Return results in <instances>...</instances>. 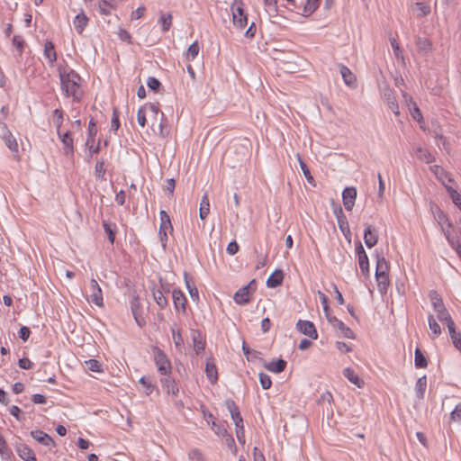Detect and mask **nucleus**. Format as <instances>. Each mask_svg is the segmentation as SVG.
I'll return each instance as SVG.
<instances>
[{"label":"nucleus","instance_id":"obj_15","mask_svg":"<svg viewBox=\"0 0 461 461\" xmlns=\"http://www.w3.org/2000/svg\"><path fill=\"white\" fill-rule=\"evenodd\" d=\"M364 241L366 247L369 249L376 245L378 241V234L376 230L369 224H366L364 231Z\"/></svg>","mask_w":461,"mask_h":461},{"label":"nucleus","instance_id":"obj_2","mask_svg":"<svg viewBox=\"0 0 461 461\" xmlns=\"http://www.w3.org/2000/svg\"><path fill=\"white\" fill-rule=\"evenodd\" d=\"M243 5L242 0H235L231 5L233 25L240 30H243L248 24V16Z\"/></svg>","mask_w":461,"mask_h":461},{"label":"nucleus","instance_id":"obj_55","mask_svg":"<svg viewBox=\"0 0 461 461\" xmlns=\"http://www.w3.org/2000/svg\"><path fill=\"white\" fill-rule=\"evenodd\" d=\"M13 45L16 48L20 55H22L24 47V41L21 36L15 35L13 38Z\"/></svg>","mask_w":461,"mask_h":461},{"label":"nucleus","instance_id":"obj_60","mask_svg":"<svg viewBox=\"0 0 461 461\" xmlns=\"http://www.w3.org/2000/svg\"><path fill=\"white\" fill-rule=\"evenodd\" d=\"M451 420L456 422H461V404L456 406L455 410L450 414Z\"/></svg>","mask_w":461,"mask_h":461},{"label":"nucleus","instance_id":"obj_33","mask_svg":"<svg viewBox=\"0 0 461 461\" xmlns=\"http://www.w3.org/2000/svg\"><path fill=\"white\" fill-rule=\"evenodd\" d=\"M0 455L3 460L10 461L13 456L12 450L9 448L7 442L0 436Z\"/></svg>","mask_w":461,"mask_h":461},{"label":"nucleus","instance_id":"obj_13","mask_svg":"<svg viewBox=\"0 0 461 461\" xmlns=\"http://www.w3.org/2000/svg\"><path fill=\"white\" fill-rule=\"evenodd\" d=\"M411 154L426 164L432 163L435 160V157L427 149L420 145L412 147Z\"/></svg>","mask_w":461,"mask_h":461},{"label":"nucleus","instance_id":"obj_37","mask_svg":"<svg viewBox=\"0 0 461 461\" xmlns=\"http://www.w3.org/2000/svg\"><path fill=\"white\" fill-rule=\"evenodd\" d=\"M427 387L426 375L420 377L416 382V395L419 399H423Z\"/></svg>","mask_w":461,"mask_h":461},{"label":"nucleus","instance_id":"obj_35","mask_svg":"<svg viewBox=\"0 0 461 461\" xmlns=\"http://www.w3.org/2000/svg\"><path fill=\"white\" fill-rule=\"evenodd\" d=\"M389 264L384 257L377 255L375 274H388Z\"/></svg>","mask_w":461,"mask_h":461},{"label":"nucleus","instance_id":"obj_38","mask_svg":"<svg viewBox=\"0 0 461 461\" xmlns=\"http://www.w3.org/2000/svg\"><path fill=\"white\" fill-rule=\"evenodd\" d=\"M414 363L416 367L418 368H425L428 366V361L426 357L423 355L420 348L415 349V359Z\"/></svg>","mask_w":461,"mask_h":461},{"label":"nucleus","instance_id":"obj_25","mask_svg":"<svg viewBox=\"0 0 461 461\" xmlns=\"http://www.w3.org/2000/svg\"><path fill=\"white\" fill-rule=\"evenodd\" d=\"M161 383L168 393H172L174 396L178 393V387L169 374L161 378Z\"/></svg>","mask_w":461,"mask_h":461},{"label":"nucleus","instance_id":"obj_54","mask_svg":"<svg viewBox=\"0 0 461 461\" xmlns=\"http://www.w3.org/2000/svg\"><path fill=\"white\" fill-rule=\"evenodd\" d=\"M97 130L95 123L93 120L90 121L88 125V139L86 140V145H88L90 142L94 141V138L96 135Z\"/></svg>","mask_w":461,"mask_h":461},{"label":"nucleus","instance_id":"obj_30","mask_svg":"<svg viewBox=\"0 0 461 461\" xmlns=\"http://www.w3.org/2000/svg\"><path fill=\"white\" fill-rule=\"evenodd\" d=\"M205 373L208 380L212 384H215L218 380L217 367L214 363L207 361L205 365Z\"/></svg>","mask_w":461,"mask_h":461},{"label":"nucleus","instance_id":"obj_59","mask_svg":"<svg viewBox=\"0 0 461 461\" xmlns=\"http://www.w3.org/2000/svg\"><path fill=\"white\" fill-rule=\"evenodd\" d=\"M147 85L153 91H158L161 86V83L155 77H149Z\"/></svg>","mask_w":461,"mask_h":461},{"label":"nucleus","instance_id":"obj_34","mask_svg":"<svg viewBox=\"0 0 461 461\" xmlns=\"http://www.w3.org/2000/svg\"><path fill=\"white\" fill-rule=\"evenodd\" d=\"M319 1L320 0H307L303 6L302 14L305 17H308L311 14H312L319 7Z\"/></svg>","mask_w":461,"mask_h":461},{"label":"nucleus","instance_id":"obj_50","mask_svg":"<svg viewBox=\"0 0 461 461\" xmlns=\"http://www.w3.org/2000/svg\"><path fill=\"white\" fill-rule=\"evenodd\" d=\"M259 383L263 389H269L272 385L271 378L268 375L260 373L259 374Z\"/></svg>","mask_w":461,"mask_h":461},{"label":"nucleus","instance_id":"obj_64","mask_svg":"<svg viewBox=\"0 0 461 461\" xmlns=\"http://www.w3.org/2000/svg\"><path fill=\"white\" fill-rule=\"evenodd\" d=\"M451 340L454 347L461 352V333H457L456 336H451Z\"/></svg>","mask_w":461,"mask_h":461},{"label":"nucleus","instance_id":"obj_14","mask_svg":"<svg viewBox=\"0 0 461 461\" xmlns=\"http://www.w3.org/2000/svg\"><path fill=\"white\" fill-rule=\"evenodd\" d=\"M15 451L18 456L24 461H36V456L33 450L23 443H17L15 445Z\"/></svg>","mask_w":461,"mask_h":461},{"label":"nucleus","instance_id":"obj_41","mask_svg":"<svg viewBox=\"0 0 461 461\" xmlns=\"http://www.w3.org/2000/svg\"><path fill=\"white\" fill-rule=\"evenodd\" d=\"M198 53H199V45H198L197 41H194L188 47V49L186 50V53H185L186 60L190 61V60L194 59L197 57Z\"/></svg>","mask_w":461,"mask_h":461},{"label":"nucleus","instance_id":"obj_32","mask_svg":"<svg viewBox=\"0 0 461 461\" xmlns=\"http://www.w3.org/2000/svg\"><path fill=\"white\" fill-rule=\"evenodd\" d=\"M210 212V202L207 194H205L200 203L199 217L204 220Z\"/></svg>","mask_w":461,"mask_h":461},{"label":"nucleus","instance_id":"obj_21","mask_svg":"<svg viewBox=\"0 0 461 461\" xmlns=\"http://www.w3.org/2000/svg\"><path fill=\"white\" fill-rule=\"evenodd\" d=\"M287 366V363L285 360L279 358L276 361H271L269 363H265L264 367L268 370L269 372L279 374L283 372Z\"/></svg>","mask_w":461,"mask_h":461},{"label":"nucleus","instance_id":"obj_20","mask_svg":"<svg viewBox=\"0 0 461 461\" xmlns=\"http://www.w3.org/2000/svg\"><path fill=\"white\" fill-rule=\"evenodd\" d=\"M59 139L64 146L65 155L66 156L72 155L74 152V148H73V138L71 136V133L69 131H67L64 134H61L59 132Z\"/></svg>","mask_w":461,"mask_h":461},{"label":"nucleus","instance_id":"obj_47","mask_svg":"<svg viewBox=\"0 0 461 461\" xmlns=\"http://www.w3.org/2000/svg\"><path fill=\"white\" fill-rule=\"evenodd\" d=\"M53 113H54V123L57 128L58 134H59L60 127L63 122V112L61 109H55Z\"/></svg>","mask_w":461,"mask_h":461},{"label":"nucleus","instance_id":"obj_39","mask_svg":"<svg viewBox=\"0 0 461 461\" xmlns=\"http://www.w3.org/2000/svg\"><path fill=\"white\" fill-rule=\"evenodd\" d=\"M444 234L446 236L447 240L448 241L451 248L456 252L458 257L461 259V244L459 241L455 240L451 236L448 230H445L444 228H442Z\"/></svg>","mask_w":461,"mask_h":461},{"label":"nucleus","instance_id":"obj_5","mask_svg":"<svg viewBox=\"0 0 461 461\" xmlns=\"http://www.w3.org/2000/svg\"><path fill=\"white\" fill-rule=\"evenodd\" d=\"M160 216V226H159V239L163 248H166L167 241V230H173V227L170 221L169 215L164 211L161 210L159 212Z\"/></svg>","mask_w":461,"mask_h":461},{"label":"nucleus","instance_id":"obj_9","mask_svg":"<svg viewBox=\"0 0 461 461\" xmlns=\"http://www.w3.org/2000/svg\"><path fill=\"white\" fill-rule=\"evenodd\" d=\"M296 328L301 333L310 337L312 339H316L318 338V333L315 329V326L310 321L299 320L298 322L296 323Z\"/></svg>","mask_w":461,"mask_h":461},{"label":"nucleus","instance_id":"obj_19","mask_svg":"<svg viewBox=\"0 0 461 461\" xmlns=\"http://www.w3.org/2000/svg\"><path fill=\"white\" fill-rule=\"evenodd\" d=\"M31 436L33 439H35L37 442L43 446H50L53 445V439L50 436H49L47 433L43 432L42 430H32L31 431Z\"/></svg>","mask_w":461,"mask_h":461},{"label":"nucleus","instance_id":"obj_31","mask_svg":"<svg viewBox=\"0 0 461 461\" xmlns=\"http://www.w3.org/2000/svg\"><path fill=\"white\" fill-rule=\"evenodd\" d=\"M378 289L381 294H385L389 285L388 274H375Z\"/></svg>","mask_w":461,"mask_h":461},{"label":"nucleus","instance_id":"obj_24","mask_svg":"<svg viewBox=\"0 0 461 461\" xmlns=\"http://www.w3.org/2000/svg\"><path fill=\"white\" fill-rule=\"evenodd\" d=\"M284 273L282 270L277 269L267 278V285L270 288H276L283 283Z\"/></svg>","mask_w":461,"mask_h":461},{"label":"nucleus","instance_id":"obj_58","mask_svg":"<svg viewBox=\"0 0 461 461\" xmlns=\"http://www.w3.org/2000/svg\"><path fill=\"white\" fill-rule=\"evenodd\" d=\"M120 127L119 114L118 110L116 108L113 111V118L111 122V129L113 131H117Z\"/></svg>","mask_w":461,"mask_h":461},{"label":"nucleus","instance_id":"obj_10","mask_svg":"<svg viewBox=\"0 0 461 461\" xmlns=\"http://www.w3.org/2000/svg\"><path fill=\"white\" fill-rule=\"evenodd\" d=\"M357 198V189L355 187H346L342 192L343 205L347 211H351L355 205Z\"/></svg>","mask_w":461,"mask_h":461},{"label":"nucleus","instance_id":"obj_51","mask_svg":"<svg viewBox=\"0 0 461 461\" xmlns=\"http://www.w3.org/2000/svg\"><path fill=\"white\" fill-rule=\"evenodd\" d=\"M447 191L450 194V197L453 201V203L459 208L461 211V194L457 193L456 190H454L451 187H447Z\"/></svg>","mask_w":461,"mask_h":461},{"label":"nucleus","instance_id":"obj_63","mask_svg":"<svg viewBox=\"0 0 461 461\" xmlns=\"http://www.w3.org/2000/svg\"><path fill=\"white\" fill-rule=\"evenodd\" d=\"M189 458L193 461H203V457L198 449H193L190 451Z\"/></svg>","mask_w":461,"mask_h":461},{"label":"nucleus","instance_id":"obj_12","mask_svg":"<svg viewBox=\"0 0 461 461\" xmlns=\"http://www.w3.org/2000/svg\"><path fill=\"white\" fill-rule=\"evenodd\" d=\"M140 303L139 302V296L137 294L132 295V299L131 301V313L134 317L136 323L142 327L145 324V320L141 317L140 314Z\"/></svg>","mask_w":461,"mask_h":461},{"label":"nucleus","instance_id":"obj_28","mask_svg":"<svg viewBox=\"0 0 461 461\" xmlns=\"http://www.w3.org/2000/svg\"><path fill=\"white\" fill-rule=\"evenodd\" d=\"M418 50L422 54H427L432 50V42L425 37H418L416 39Z\"/></svg>","mask_w":461,"mask_h":461},{"label":"nucleus","instance_id":"obj_22","mask_svg":"<svg viewBox=\"0 0 461 461\" xmlns=\"http://www.w3.org/2000/svg\"><path fill=\"white\" fill-rule=\"evenodd\" d=\"M339 73L343 78L344 83L348 86H354L356 83V77L351 70L345 65H339Z\"/></svg>","mask_w":461,"mask_h":461},{"label":"nucleus","instance_id":"obj_45","mask_svg":"<svg viewBox=\"0 0 461 461\" xmlns=\"http://www.w3.org/2000/svg\"><path fill=\"white\" fill-rule=\"evenodd\" d=\"M297 159L299 161V164H300V167L303 173V175L305 176L306 179L308 180L309 183H312L313 181V177L310 172V169L308 167V166L306 165V163L301 158V156L300 154H297Z\"/></svg>","mask_w":461,"mask_h":461},{"label":"nucleus","instance_id":"obj_52","mask_svg":"<svg viewBox=\"0 0 461 461\" xmlns=\"http://www.w3.org/2000/svg\"><path fill=\"white\" fill-rule=\"evenodd\" d=\"M146 114H147V107H140L138 110L137 121H138V123L141 127H144L146 125V122H147Z\"/></svg>","mask_w":461,"mask_h":461},{"label":"nucleus","instance_id":"obj_49","mask_svg":"<svg viewBox=\"0 0 461 461\" xmlns=\"http://www.w3.org/2000/svg\"><path fill=\"white\" fill-rule=\"evenodd\" d=\"M185 278L186 287L188 289V292H189V294H190L191 298L193 300H194V301L198 300L199 299V294H198L197 288L194 285H191L190 281L187 279V275L186 274L185 275Z\"/></svg>","mask_w":461,"mask_h":461},{"label":"nucleus","instance_id":"obj_56","mask_svg":"<svg viewBox=\"0 0 461 461\" xmlns=\"http://www.w3.org/2000/svg\"><path fill=\"white\" fill-rule=\"evenodd\" d=\"M416 6L418 7V10H419L418 16H427L428 14H429V13H430L429 5H427L421 2H417Z\"/></svg>","mask_w":461,"mask_h":461},{"label":"nucleus","instance_id":"obj_36","mask_svg":"<svg viewBox=\"0 0 461 461\" xmlns=\"http://www.w3.org/2000/svg\"><path fill=\"white\" fill-rule=\"evenodd\" d=\"M385 97H386V100H387V104H388V106L390 108V110L395 114V115H398L400 113L399 112V106H398V103H397V100L396 98L394 97V95H393V93L391 91H388L387 93H385Z\"/></svg>","mask_w":461,"mask_h":461},{"label":"nucleus","instance_id":"obj_53","mask_svg":"<svg viewBox=\"0 0 461 461\" xmlns=\"http://www.w3.org/2000/svg\"><path fill=\"white\" fill-rule=\"evenodd\" d=\"M87 368L90 371L93 372H101L102 371V365L101 363L96 359H90L86 362Z\"/></svg>","mask_w":461,"mask_h":461},{"label":"nucleus","instance_id":"obj_44","mask_svg":"<svg viewBox=\"0 0 461 461\" xmlns=\"http://www.w3.org/2000/svg\"><path fill=\"white\" fill-rule=\"evenodd\" d=\"M336 213H337V220H338L339 227L344 232L346 229L348 230V224L347 221V218L344 215L341 208H339V211L336 212Z\"/></svg>","mask_w":461,"mask_h":461},{"label":"nucleus","instance_id":"obj_11","mask_svg":"<svg viewBox=\"0 0 461 461\" xmlns=\"http://www.w3.org/2000/svg\"><path fill=\"white\" fill-rule=\"evenodd\" d=\"M356 252L358 256V263L359 267L364 275H368L369 273V263H368V258L367 255L361 244V242H358L356 245Z\"/></svg>","mask_w":461,"mask_h":461},{"label":"nucleus","instance_id":"obj_26","mask_svg":"<svg viewBox=\"0 0 461 461\" xmlns=\"http://www.w3.org/2000/svg\"><path fill=\"white\" fill-rule=\"evenodd\" d=\"M343 374L345 377H347L352 384L357 385L358 388H362L364 386V381L355 373V371L352 368H345Z\"/></svg>","mask_w":461,"mask_h":461},{"label":"nucleus","instance_id":"obj_4","mask_svg":"<svg viewBox=\"0 0 461 461\" xmlns=\"http://www.w3.org/2000/svg\"><path fill=\"white\" fill-rule=\"evenodd\" d=\"M429 297H430V301H431L432 306L434 308V311L437 314V318L441 322H444V320H446V318H448L450 316V314L447 312V310L446 309V307L443 303L442 298L435 291L431 292Z\"/></svg>","mask_w":461,"mask_h":461},{"label":"nucleus","instance_id":"obj_62","mask_svg":"<svg viewBox=\"0 0 461 461\" xmlns=\"http://www.w3.org/2000/svg\"><path fill=\"white\" fill-rule=\"evenodd\" d=\"M30 334H31V330L28 327L26 326H23L20 328V330H19V337L21 338V339L23 341H27V339H29L30 337Z\"/></svg>","mask_w":461,"mask_h":461},{"label":"nucleus","instance_id":"obj_3","mask_svg":"<svg viewBox=\"0 0 461 461\" xmlns=\"http://www.w3.org/2000/svg\"><path fill=\"white\" fill-rule=\"evenodd\" d=\"M154 361L160 375H167L171 372V364L166 354L158 348H153Z\"/></svg>","mask_w":461,"mask_h":461},{"label":"nucleus","instance_id":"obj_7","mask_svg":"<svg viewBox=\"0 0 461 461\" xmlns=\"http://www.w3.org/2000/svg\"><path fill=\"white\" fill-rule=\"evenodd\" d=\"M88 300L96 306H104L102 289L95 278L90 280Z\"/></svg>","mask_w":461,"mask_h":461},{"label":"nucleus","instance_id":"obj_42","mask_svg":"<svg viewBox=\"0 0 461 461\" xmlns=\"http://www.w3.org/2000/svg\"><path fill=\"white\" fill-rule=\"evenodd\" d=\"M103 227H104L105 233L107 234L109 241L113 244L114 242V239H115V230H114L115 224H111V223L107 222L106 221H104Z\"/></svg>","mask_w":461,"mask_h":461},{"label":"nucleus","instance_id":"obj_40","mask_svg":"<svg viewBox=\"0 0 461 461\" xmlns=\"http://www.w3.org/2000/svg\"><path fill=\"white\" fill-rule=\"evenodd\" d=\"M153 297L155 302L160 308H165L167 305V300L159 289H153Z\"/></svg>","mask_w":461,"mask_h":461},{"label":"nucleus","instance_id":"obj_17","mask_svg":"<svg viewBox=\"0 0 461 461\" xmlns=\"http://www.w3.org/2000/svg\"><path fill=\"white\" fill-rule=\"evenodd\" d=\"M172 299L174 305L177 311H182L183 312H185V305H186V298L183 292H181L178 289H175L172 292Z\"/></svg>","mask_w":461,"mask_h":461},{"label":"nucleus","instance_id":"obj_61","mask_svg":"<svg viewBox=\"0 0 461 461\" xmlns=\"http://www.w3.org/2000/svg\"><path fill=\"white\" fill-rule=\"evenodd\" d=\"M225 405H226L228 411H230V416L233 415L235 412H238L240 411L239 407L237 406L235 402L230 400V399L226 400Z\"/></svg>","mask_w":461,"mask_h":461},{"label":"nucleus","instance_id":"obj_18","mask_svg":"<svg viewBox=\"0 0 461 461\" xmlns=\"http://www.w3.org/2000/svg\"><path fill=\"white\" fill-rule=\"evenodd\" d=\"M255 283V280H252L248 285H245L239 289L235 294H234V301L238 304H246L249 302V289L251 284Z\"/></svg>","mask_w":461,"mask_h":461},{"label":"nucleus","instance_id":"obj_1","mask_svg":"<svg viewBox=\"0 0 461 461\" xmlns=\"http://www.w3.org/2000/svg\"><path fill=\"white\" fill-rule=\"evenodd\" d=\"M61 90L66 97H72L74 101L79 102L83 95L80 86L81 77L73 69H59Z\"/></svg>","mask_w":461,"mask_h":461},{"label":"nucleus","instance_id":"obj_8","mask_svg":"<svg viewBox=\"0 0 461 461\" xmlns=\"http://www.w3.org/2000/svg\"><path fill=\"white\" fill-rule=\"evenodd\" d=\"M327 319L330 324L333 325L335 329L340 331V334L344 338L348 339H355V335L353 330L345 325V323L339 320H338L335 316L327 315Z\"/></svg>","mask_w":461,"mask_h":461},{"label":"nucleus","instance_id":"obj_29","mask_svg":"<svg viewBox=\"0 0 461 461\" xmlns=\"http://www.w3.org/2000/svg\"><path fill=\"white\" fill-rule=\"evenodd\" d=\"M44 57L48 59L50 65L57 60V53L55 51L54 44L47 41L44 44Z\"/></svg>","mask_w":461,"mask_h":461},{"label":"nucleus","instance_id":"obj_46","mask_svg":"<svg viewBox=\"0 0 461 461\" xmlns=\"http://www.w3.org/2000/svg\"><path fill=\"white\" fill-rule=\"evenodd\" d=\"M242 351L249 361L252 360L253 358H257L260 354L258 351L250 350V348H249L245 341H243L242 343Z\"/></svg>","mask_w":461,"mask_h":461},{"label":"nucleus","instance_id":"obj_57","mask_svg":"<svg viewBox=\"0 0 461 461\" xmlns=\"http://www.w3.org/2000/svg\"><path fill=\"white\" fill-rule=\"evenodd\" d=\"M444 322H446V324L447 326L450 337L453 335L456 336L457 333H459L456 330V324H455L454 321L452 320L451 316H449L448 318H446V320H444Z\"/></svg>","mask_w":461,"mask_h":461},{"label":"nucleus","instance_id":"obj_48","mask_svg":"<svg viewBox=\"0 0 461 461\" xmlns=\"http://www.w3.org/2000/svg\"><path fill=\"white\" fill-rule=\"evenodd\" d=\"M113 8V5H111L107 0H102L99 2L98 9L100 14L104 15L110 14L111 9Z\"/></svg>","mask_w":461,"mask_h":461},{"label":"nucleus","instance_id":"obj_27","mask_svg":"<svg viewBox=\"0 0 461 461\" xmlns=\"http://www.w3.org/2000/svg\"><path fill=\"white\" fill-rule=\"evenodd\" d=\"M88 18L84 12L78 14L73 22L74 27L78 33H82L87 25Z\"/></svg>","mask_w":461,"mask_h":461},{"label":"nucleus","instance_id":"obj_23","mask_svg":"<svg viewBox=\"0 0 461 461\" xmlns=\"http://www.w3.org/2000/svg\"><path fill=\"white\" fill-rule=\"evenodd\" d=\"M192 339L196 354L203 352L205 348V341L199 330H192Z\"/></svg>","mask_w":461,"mask_h":461},{"label":"nucleus","instance_id":"obj_16","mask_svg":"<svg viewBox=\"0 0 461 461\" xmlns=\"http://www.w3.org/2000/svg\"><path fill=\"white\" fill-rule=\"evenodd\" d=\"M2 138L10 150L13 152H18L17 141L5 124L2 126Z\"/></svg>","mask_w":461,"mask_h":461},{"label":"nucleus","instance_id":"obj_6","mask_svg":"<svg viewBox=\"0 0 461 461\" xmlns=\"http://www.w3.org/2000/svg\"><path fill=\"white\" fill-rule=\"evenodd\" d=\"M143 107H147V112L149 111L153 114L154 122H152L151 127L155 131L156 122H158V134L161 137H164V124L163 120L165 115L162 112L159 111V107L155 104H147Z\"/></svg>","mask_w":461,"mask_h":461},{"label":"nucleus","instance_id":"obj_43","mask_svg":"<svg viewBox=\"0 0 461 461\" xmlns=\"http://www.w3.org/2000/svg\"><path fill=\"white\" fill-rule=\"evenodd\" d=\"M172 20H173V17H172V14L170 13H168L167 14H163V15L160 16L159 22L162 24V31L163 32L169 31V29H170V27L172 25Z\"/></svg>","mask_w":461,"mask_h":461}]
</instances>
